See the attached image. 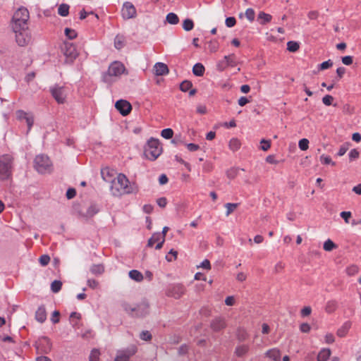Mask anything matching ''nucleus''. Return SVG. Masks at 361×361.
Masks as SVG:
<instances>
[{"label":"nucleus","instance_id":"nucleus-3","mask_svg":"<svg viewBox=\"0 0 361 361\" xmlns=\"http://www.w3.org/2000/svg\"><path fill=\"white\" fill-rule=\"evenodd\" d=\"M121 305L124 311L132 317H142L149 313V304L146 301L134 305L123 302Z\"/></svg>","mask_w":361,"mask_h":361},{"label":"nucleus","instance_id":"nucleus-16","mask_svg":"<svg viewBox=\"0 0 361 361\" xmlns=\"http://www.w3.org/2000/svg\"><path fill=\"white\" fill-rule=\"evenodd\" d=\"M37 350L43 353H49L51 350V343L47 337L41 338L37 343Z\"/></svg>","mask_w":361,"mask_h":361},{"label":"nucleus","instance_id":"nucleus-19","mask_svg":"<svg viewBox=\"0 0 361 361\" xmlns=\"http://www.w3.org/2000/svg\"><path fill=\"white\" fill-rule=\"evenodd\" d=\"M35 318L37 321L43 323L47 319V312L44 307L40 306L35 312Z\"/></svg>","mask_w":361,"mask_h":361},{"label":"nucleus","instance_id":"nucleus-47","mask_svg":"<svg viewBox=\"0 0 361 361\" xmlns=\"http://www.w3.org/2000/svg\"><path fill=\"white\" fill-rule=\"evenodd\" d=\"M320 161L324 164H331L333 166L336 164L335 162L332 161L331 158L329 156H326L324 154H322L320 157Z\"/></svg>","mask_w":361,"mask_h":361},{"label":"nucleus","instance_id":"nucleus-63","mask_svg":"<svg viewBox=\"0 0 361 361\" xmlns=\"http://www.w3.org/2000/svg\"><path fill=\"white\" fill-rule=\"evenodd\" d=\"M87 285L90 288L95 289L98 287L99 283L94 279H87Z\"/></svg>","mask_w":361,"mask_h":361},{"label":"nucleus","instance_id":"nucleus-60","mask_svg":"<svg viewBox=\"0 0 361 361\" xmlns=\"http://www.w3.org/2000/svg\"><path fill=\"white\" fill-rule=\"evenodd\" d=\"M157 204L162 208H164L167 204V200L166 197H160L157 200Z\"/></svg>","mask_w":361,"mask_h":361},{"label":"nucleus","instance_id":"nucleus-49","mask_svg":"<svg viewBox=\"0 0 361 361\" xmlns=\"http://www.w3.org/2000/svg\"><path fill=\"white\" fill-rule=\"evenodd\" d=\"M39 262L41 264V265L46 266L50 262V257L47 255H43L39 257Z\"/></svg>","mask_w":361,"mask_h":361},{"label":"nucleus","instance_id":"nucleus-22","mask_svg":"<svg viewBox=\"0 0 361 361\" xmlns=\"http://www.w3.org/2000/svg\"><path fill=\"white\" fill-rule=\"evenodd\" d=\"M249 349L250 347L248 345H239L236 347L235 353L238 357H242L249 351Z\"/></svg>","mask_w":361,"mask_h":361},{"label":"nucleus","instance_id":"nucleus-9","mask_svg":"<svg viewBox=\"0 0 361 361\" xmlns=\"http://www.w3.org/2000/svg\"><path fill=\"white\" fill-rule=\"evenodd\" d=\"M62 50L66 56V63H73L78 55L75 46L71 42H65Z\"/></svg>","mask_w":361,"mask_h":361},{"label":"nucleus","instance_id":"nucleus-31","mask_svg":"<svg viewBox=\"0 0 361 361\" xmlns=\"http://www.w3.org/2000/svg\"><path fill=\"white\" fill-rule=\"evenodd\" d=\"M241 142L238 138H232L229 142V148L235 152L240 149Z\"/></svg>","mask_w":361,"mask_h":361},{"label":"nucleus","instance_id":"nucleus-43","mask_svg":"<svg viewBox=\"0 0 361 361\" xmlns=\"http://www.w3.org/2000/svg\"><path fill=\"white\" fill-rule=\"evenodd\" d=\"M192 86V84L189 80H184L180 85V89L183 92H187L189 90Z\"/></svg>","mask_w":361,"mask_h":361},{"label":"nucleus","instance_id":"nucleus-18","mask_svg":"<svg viewBox=\"0 0 361 361\" xmlns=\"http://www.w3.org/2000/svg\"><path fill=\"white\" fill-rule=\"evenodd\" d=\"M154 70L157 75H164L169 73L168 66L165 63L161 62L155 63L154 66Z\"/></svg>","mask_w":361,"mask_h":361},{"label":"nucleus","instance_id":"nucleus-4","mask_svg":"<svg viewBox=\"0 0 361 361\" xmlns=\"http://www.w3.org/2000/svg\"><path fill=\"white\" fill-rule=\"evenodd\" d=\"M162 153V146L158 139L151 137L145 149L146 157L151 160H156Z\"/></svg>","mask_w":361,"mask_h":361},{"label":"nucleus","instance_id":"nucleus-26","mask_svg":"<svg viewBox=\"0 0 361 361\" xmlns=\"http://www.w3.org/2000/svg\"><path fill=\"white\" fill-rule=\"evenodd\" d=\"M204 71V66L200 63H195L192 68V73L196 76H202Z\"/></svg>","mask_w":361,"mask_h":361},{"label":"nucleus","instance_id":"nucleus-39","mask_svg":"<svg viewBox=\"0 0 361 361\" xmlns=\"http://www.w3.org/2000/svg\"><path fill=\"white\" fill-rule=\"evenodd\" d=\"M62 286V283L61 281L55 280L51 284V290L54 293H58Z\"/></svg>","mask_w":361,"mask_h":361},{"label":"nucleus","instance_id":"nucleus-58","mask_svg":"<svg viewBox=\"0 0 361 361\" xmlns=\"http://www.w3.org/2000/svg\"><path fill=\"white\" fill-rule=\"evenodd\" d=\"M332 65H333V63L331 62V61L328 60V61H324L323 63H322L319 65V68H320V70H325V69H327V68L331 67Z\"/></svg>","mask_w":361,"mask_h":361},{"label":"nucleus","instance_id":"nucleus-42","mask_svg":"<svg viewBox=\"0 0 361 361\" xmlns=\"http://www.w3.org/2000/svg\"><path fill=\"white\" fill-rule=\"evenodd\" d=\"M245 16L250 22H252L255 20V12L252 8H249L246 9Z\"/></svg>","mask_w":361,"mask_h":361},{"label":"nucleus","instance_id":"nucleus-13","mask_svg":"<svg viewBox=\"0 0 361 361\" xmlns=\"http://www.w3.org/2000/svg\"><path fill=\"white\" fill-rule=\"evenodd\" d=\"M115 107L123 116L128 115L132 110L131 104L124 99L117 101L115 104Z\"/></svg>","mask_w":361,"mask_h":361},{"label":"nucleus","instance_id":"nucleus-45","mask_svg":"<svg viewBox=\"0 0 361 361\" xmlns=\"http://www.w3.org/2000/svg\"><path fill=\"white\" fill-rule=\"evenodd\" d=\"M298 146L301 150H307L309 147V140L306 138L301 139L298 142Z\"/></svg>","mask_w":361,"mask_h":361},{"label":"nucleus","instance_id":"nucleus-46","mask_svg":"<svg viewBox=\"0 0 361 361\" xmlns=\"http://www.w3.org/2000/svg\"><path fill=\"white\" fill-rule=\"evenodd\" d=\"M65 34L66 37L70 39H73L77 37V32L75 30L68 27L65 29Z\"/></svg>","mask_w":361,"mask_h":361},{"label":"nucleus","instance_id":"nucleus-51","mask_svg":"<svg viewBox=\"0 0 361 361\" xmlns=\"http://www.w3.org/2000/svg\"><path fill=\"white\" fill-rule=\"evenodd\" d=\"M248 337V334L244 329H240L238 333V340L243 341H245Z\"/></svg>","mask_w":361,"mask_h":361},{"label":"nucleus","instance_id":"nucleus-41","mask_svg":"<svg viewBox=\"0 0 361 361\" xmlns=\"http://www.w3.org/2000/svg\"><path fill=\"white\" fill-rule=\"evenodd\" d=\"M161 135L165 139H171L173 135V131L171 128H166L161 130Z\"/></svg>","mask_w":361,"mask_h":361},{"label":"nucleus","instance_id":"nucleus-5","mask_svg":"<svg viewBox=\"0 0 361 361\" xmlns=\"http://www.w3.org/2000/svg\"><path fill=\"white\" fill-rule=\"evenodd\" d=\"M35 169L40 173H50L52 170V164L47 156L37 155L34 161Z\"/></svg>","mask_w":361,"mask_h":361},{"label":"nucleus","instance_id":"nucleus-37","mask_svg":"<svg viewBox=\"0 0 361 361\" xmlns=\"http://www.w3.org/2000/svg\"><path fill=\"white\" fill-rule=\"evenodd\" d=\"M299 44L294 41H289L287 43V49L290 52H295L299 49Z\"/></svg>","mask_w":361,"mask_h":361},{"label":"nucleus","instance_id":"nucleus-57","mask_svg":"<svg viewBox=\"0 0 361 361\" xmlns=\"http://www.w3.org/2000/svg\"><path fill=\"white\" fill-rule=\"evenodd\" d=\"M340 216L341 218L343 219V220L345 221V222L346 224H348L349 219L351 217V212H341Z\"/></svg>","mask_w":361,"mask_h":361},{"label":"nucleus","instance_id":"nucleus-2","mask_svg":"<svg viewBox=\"0 0 361 361\" xmlns=\"http://www.w3.org/2000/svg\"><path fill=\"white\" fill-rule=\"evenodd\" d=\"M30 15L25 7L19 8L13 14L11 27L14 32H18L27 28V21Z\"/></svg>","mask_w":361,"mask_h":361},{"label":"nucleus","instance_id":"nucleus-7","mask_svg":"<svg viewBox=\"0 0 361 361\" xmlns=\"http://www.w3.org/2000/svg\"><path fill=\"white\" fill-rule=\"evenodd\" d=\"M126 71L124 65L119 61H114L109 67L108 71L103 76L104 80L106 82L109 81V77H119Z\"/></svg>","mask_w":361,"mask_h":361},{"label":"nucleus","instance_id":"nucleus-30","mask_svg":"<svg viewBox=\"0 0 361 361\" xmlns=\"http://www.w3.org/2000/svg\"><path fill=\"white\" fill-rule=\"evenodd\" d=\"M337 302L334 300H329L325 306V310L327 313L334 312L337 308Z\"/></svg>","mask_w":361,"mask_h":361},{"label":"nucleus","instance_id":"nucleus-12","mask_svg":"<svg viewBox=\"0 0 361 361\" xmlns=\"http://www.w3.org/2000/svg\"><path fill=\"white\" fill-rule=\"evenodd\" d=\"M137 348L132 346L124 350L118 351L114 361H128L130 357L135 354Z\"/></svg>","mask_w":361,"mask_h":361},{"label":"nucleus","instance_id":"nucleus-64","mask_svg":"<svg viewBox=\"0 0 361 361\" xmlns=\"http://www.w3.org/2000/svg\"><path fill=\"white\" fill-rule=\"evenodd\" d=\"M342 62L346 66H350L353 63V57L350 56H345L342 58Z\"/></svg>","mask_w":361,"mask_h":361},{"label":"nucleus","instance_id":"nucleus-62","mask_svg":"<svg viewBox=\"0 0 361 361\" xmlns=\"http://www.w3.org/2000/svg\"><path fill=\"white\" fill-rule=\"evenodd\" d=\"M358 157L359 152L355 149H351L350 152H349V158L350 161L357 159Z\"/></svg>","mask_w":361,"mask_h":361},{"label":"nucleus","instance_id":"nucleus-20","mask_svg":"<svg viewBox=\"0 0 361 361\" xmlns=\"http://www.w3.org/2000/svg\"><path fill=\"white\" fill-rule=\"evenodd\" d=\"M266 355L267 357L272 359L274 361H281V353L279 350L276 348H273L268 350L266 353Z\"/></svg>","mask_w":361,"mask_h":361},{"label":"nucleus","instance_id":"nucleus-48","mask_svg":"<svg viewBox=\"0 0 361 361\" xmlns=\"http://www.w3.org/2000/svg\"><path fill=\"white\" fill-rule=\"evenodd\" d=\"M177 255H178V252L176 251H175L174 250L171 249L169 251V254L167 255H166V259L168 262H172L173 259H176Z\"/></svg>","mask_w":361,"mask_h":361},{"label":"nucleus","instance_id":"nucleus-36","mask_svg":"<svg viewBox=\"0 0 361 361\" xmlns=\"http://www.w3.org/2000/svg\"><path fill=\"white\" fill-rule=\"evenodd\" d=\"M100 352L98 349L94 348L92 350L90 356L89 361H99Z\"/></svg>","mask_w":361,"mask_h":361},{"label":"nucleus","instance_id":"nucleus-32","mask_svg":"<svg viewBox=\"0 0 361 361\" xmlns=\"http://www.w3.org/2000/svg\"><path fill=\"white\" fill-rule=\"evenodd\" d=\"M166 21L171 25H176L179 22V18L176 13H169L166 16Z\"/></svg>","mask_w":361,"mask_h":361},{"label":"nucleus","instance_id":"nucleus-25","mask_svg":"<svg viewBox=\"0 0 361 361\" xmlns=\"http://www.w3.org/2000/svg\"><path fill=\"white\" fill-rule=\"evenodd\" d=\"M351 327V323L350 322H345L343 326L337 331V335L339 337H343L346 335L348 330Z\"/></svg>","mask_w":361,"mask_h":361},{"label":"nucleus","instance_id":"nucleus-50","mask_svg":"<svg viewBox=\"0 0 361 361\" xmlns=\"http://www.w3.org/2000/svg\"><path fill=\"white\" fill-rule=\"evenodd\" d=\"M358 272V267L355 265H351L346 269V273L349 276H353Z\"/></svg>","mask_w":361,"mask_h":361},{"label":"nucleus","instance_id":"nucleus-40","mask_svg":"<svg viewBox=\"0 0 361 361\" xmlns=\"http://www.w3.org/2000/svg\"><path fill=\"white\" fill-rule=\"evenodd\" d=\"M194 27V23L193 21L190 19H185L183 23V28L185 31H190Z\"/></svg>","mask_w":361,"mask_h":361},{"label":"nucleus","instance_id":"nucleus-27","mask_svg":"<svg viewBox=\"0 0 361 361\" xmlns=\"http://www.w3.org/2000/svg\"><path fill=\"white\" fill-rule=\"evenodd\" d=\"M129 277L137 282H140L143 280L142 273L135 269L129 271Z\"/></svg>","mask_w":361,"mask_h":361},{"label":"nucleus","instance_id":"nucleus-1","mask_svg":"<svg viewBox=\"0 0 361 361\" xmlns=\"http://www.w3.org/2000/svg\"><path fill=\"white\" fill-rule=\"evenodd\" d=\"M111 191L114 196L136 194L139 191V187L135 182H130L123 173H119L111 181Z\"/></svg>","mask_w":361,"mask_h":361},{"label":"nucleus","instance_id":"nucleus-59","mask_svg":"<svg viewBox=\"0 0 361 361\" xmlns=\"http://www.w3.org/2000/svg\"><path fill=\"white\" fill-rule=\"evenodd\" d=\"M312 312V309L310 306H306L301 310L300 314L302 317L309 316Z\"/></svg>","mask_w":361,"mask_h":361},{"label":"nucleus","instance_id":"nucleus-33","mask_svg":"<svg viewBox=\"0 0 361 361\" xmlns=\"http://www.w3.org/2000/svg\"><path fill=\"white\" fill-rule=\"evenodd\" d=\"M58 13L61 16H67L69 13V6L66 4H62L59 6Z\"/></svg>","mask_w":361,"mask_h":361},{"label":"nucleus","instance_id":"nucleus-14","mask_svg":"<svg viewBox=\"0 0 361 361\" xmlns=\"http://www.w3.org/2000/svg\"><path fill=\"white\" fill-rule=\"evenodd\" d=\"M122 16L124 19H130L136 16V9L130 2H126L122 8Z\"/></svg>","mask_w":361,"mask_h":361},{"label":"nucleus","instance_id":"nucleus-61","mask_svg":"<svg viewBox=\"0 0 361 361\" xmlns=\"http://www.w3.org/2000/svg\"><path fill=\"white\" fill-rule=\"evenodd\" d=\"M310 329V325L307 323H302L300 326V330L303 333H308Z\"/></svg>","mask_w":361,"mask_h":361},{"label":"nucleus","instance_id":"nucleus-52","mask_svg":"<svg viewBox=\"0 0 361 361\" xmlns=\"http://www.w3.org/2000/svg\"><path fill=\"white\" fill-rule=\"evenodd\" d=\"M260 143H261L260 148L263 151H267L271 147V142L269 140L263 139L261 140Z\"/></svg>","mask_w":361,"mask_h":361},{"label":"nucleus","instance_id":"nucleus-15","mask_svg":"<svg viewBox=\"0 0 361 361\" xmlns=\"http://www.w3.org/2000/svg\"><path fill=\"white\" fill-rule=\"evenodd\" d=\"M16 33V40L20 47H24L30 42V36L28 35L27 29L20 30Z\"/></svg>","mask_w":361,"mask_h":361},{"label":"nucleus","instance_id":"nucleus-17","mask_svg":"<svg viewBox=\"0 0 361 361\" xmlns=\"http://www.w3.org/2000/svg\"><path fill=\"white\" fill-rule=\"evenodd\" d=\"M226 326L225 319L221 317L215 318L211 322V328L215 331H219L224 329Z\"/></svg>","mask_w":361,"mask_h":361},{"label":"nucleus","instance_id":"nucleus-28","mask_svg":"<svg viewBox=\"0 0 361 361\" xmlns=\"http://www.w3.org/2000/svg\"><path fill=\"white\" fill-rule=\"evenodd\" d=\"M272 17L271 15L266 13L263 11L259 12L258 14V20H259V23L262 25H264L271 21Z\"/></svg>","mask_w":361,"mask_h":361},{"label":"nucleus","instance_id":"nucleus-35","mask_svg":"<svg viewBox=\"0 0 361 361\" xmlns=\"http://www.w3.org/2000/svg\"><path fill=\"white\" fill-rule=\"evenodd\" d=\"M238 203H226L225 207L226 209V216H228L238 207Z\"/></svg>","mask_w":361,"mask_h":361},{"label":"nucleus","instance_id":"nucleus-21","mask_svg":"<svg viewBox=\"0 0 361 361\" xmlns=\"http://www.w3.org/2000/svg\"><path fill=\"white\" fill-rule=\"evenodd\" d=\"M331 355V350L329 348L322 349L318 355L317 361H327Z\"/></svg>","mask_w":361,"mask_h":361},{"label":"nucleus","instance_id":"nucleus-53","mask_svg":"<svg viewBox=\"0 0 361 361\" xmlns=\"http://www.w3.org/2000/svg\"><path fill=\"white\" fill-rule=\"evenodd\" d=\"M140 338L143 341H150L152 335L148 331H143L140 333Z\"/></svg>","mask_w":361,"mask_h":361},{"label":"nucleus","instance_id":"nucleus-11","mask_svg":"<svg viewBox=\"0 0 361 361\" xmlns=\"http://www.w3.org/2000/svg\"><path fill=\"white\" fill-rule=\"evenodd\" d=\"M185 287L182 284H174L168 288L166 295L169 297L178 299L185 293Z\"/></svg>","mask_w":361,"mask_h":361},{"label":"nucleus","instance_id":"nucleus-44","mask_svg":"<svg viewBox=\"0 0 361 361\" xmlns=\"http://www.w3.org/2000/svg\"><path fill=\"white\" fill-rule=\"evenodd\" d=\"M239 170L244 171L243 169L232 168L227 171V176L228 178L233 179L238 174Z\"/></svg>","mask_w":361,"mask_h":361},{"label":"nucleus","instance_id":"nucleus-6","mask_svg":"<svg viewBox=\"0 0 361 361\" xmlns=\"http://www.w3.org/2000/svg\"><path fill=\"white\" fill-rule=\"evenodd\" d=\"M13 159L8 154L0 157V180L9 178L11 174Z\"/></svg>","mask_w":361,"mask_h":361},{"label":"nucleus","instance_id":"nucleus-55","mask_svg":"<svg viewBox=\"0 0 361 361\" xmlns=\"http://www.w3.org/2000/svg\"><path fill=\"white\" fill-rule=\"evenodd\" d=\"M333 101H334V97L329 94L325 95L322 98V102L326 106L331 105L332 104Z\"/></svg>","mask_w":361,"mask_h":361},{"label":"nucleus","instance_id":"nucleus-10","mask_svg":"<svg viewBox=\"0 0 361 361\" xmlns=\"http://www.w3.org/2000/svg\"><path fill=\"white\" fill-rule=\"evenodd\" d=\"M16 118L18 121H25L27 125V133L31 130L34 123V118L32 114L25 112L23 110H18L16 112Z\"/></svg>","mask_w":361,"mask_h":361},{"label":"nucleus","instance_id":"nucleus-56","mask_svg":"<svg viewBox=\"0 0 361 361\" xmlns=\"http://www.w3.org/2000/svg\"><path fill=\"white\" fill-rule=\"evenodd\" d=\"M225 23L228 27H232L235 25L236 20L234 17H228L226 19Z\"/></svg>","mask_w":361,"mask_h":361},{"label":"nucleus","instance_id":"nucleus-24","mask_svg":"<svg viewBox=\"0 0 361 361\" xmlns=\"http://www.w3.org/2000/svg\"><path fill=\"white\" fill-rule=\"evenodd\" d=\"M126 44V39L123 35H116L114 39V47L117 49H121Z\"/></svg>","mask_w":361,"mask_h":361},{"label":"nucleus","instance_id":"nucleus-29","mask_svg":"<svg viewBox=\"0 0 361 361\" xmlns=\"http://www.w3.org/2000/svg\"><path fill=\"white\" fill-rule=\"evenodd\" d=\"M91 273L94 275H101L104 271V267L102 264H93L90 269Z\"/></svg>","mask_w":361,"mask_h":361},{"label":"nucleus","instance_id":"nucleus-34","mask_svg":"<svg viewBox=\"0 0 361 361\" xmlns=\"http://www.w3.org/2000/svg\"><path fill=\"white\" fill-rule=\"evenodd\" d=\"M161 240V233H155L149 239L148 243H147V245L149 247H152L155 243H158Z\"/></svg>","mask_w":361,"mask_h":361},{"label":"nucleus","instance_id":"nucleus-38","mask_svg":"<svg viewBox=\"0 0 361 361\" xmlns=\"http://www.w3.org/2000/svg\"><path fill=\"white\" fill-rule=\"evenodd\" d=\"M336 244L330 239L326 240L323 245V248L325 251H331L333 249L336 248Z\"/></svg>","mask_w":361,"mask_h":361},{"label":"nucleus","instance_id":"nucleus-23","mask_svg":"<svg viewBox=\"0 0 361 361\" xmlns=\"http://www.w3.org/2000/svg\"><path fill=\"white\" fill-rule=\"evenodd\" d=\"M99 211V209L96 204H92L87 209V211L83 214V216L86 218L92 217L96 214H97Z\"/></svg>","mask_w":361,"mask_h":361},{"label":"nucleus","instance_id":"nucleus-8","mask_svg":"<svg viewBox=\"0 0 361 361\" xmlns=\"http://www.w3.org/2000/svg\"><path fill=\"white\" fill-rule=\"evenodd\" d=\"M51 96L59 104H64L66 102L67 90L64 86L54 85L49 88Z\"/></svg>","mask_w":361,"mask_h":361},{"label":"nucleus","instance_id":"nucleus-54","mask_svg":"<svg viewBox=\"0 0 361 361\" xmlns=\"http://www.w3.org/2000/svg\"><path fill=\"white\" fill-rule=\"evenodd\" d=\"M224 60L227 66H234L235 65L233 55L226 56Z\"/></svg>","mask_w":361,"mask_h":361}]
</instances>
